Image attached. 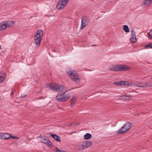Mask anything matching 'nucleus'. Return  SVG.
Wrapping results in <instances>:
<instances>
[{
    "instance_id": "f257e3e1",
    "label": "nucleus",
    "mask_w": 152,
    "mask_h": 152,
    "mask_svg": "<svg viewBox=\"0 0 152 152\" xmlns=\"http://www.w3.org/2000/svg\"><path fill=\"white\" fill-rule=\"evenodd\" d=\"M47 87L55 91L63 94L62 95L59 94L56 96V99L58 101L64 102L69 98V96L65 95V93L67 91L66 90V88L62 85L56 83H51L47 86Z\"/></svg>"
},
{
    "instance_id": "f03ea898",
    "label": "nucleus",
    "mask_w": 152,
    "mask_h": 152,
    "mask_svg": "<svg viewBox=\"0 0 152 152\" xmlns=\"http://www.w3.org/2000/svg\"><path fill=\"white\" fill-rule=\"evenodd\" d=\"M43 32L42 30H38L35 35V43L37 45L39 46L40 45L42 39Z\"/></svg>"
},
{
    "instance_id": "7ed1b4c3",
    "label": "nucleus",
    "mask_w": 152,
    "mask_h": 152,
    "mask_svg": "<svg viewBox=\"0 0 152 152\" xmlns=\"http://www.w3.org/2000/svg\"><path fill=\"white\" fill-rule=\"evenodd\" d=\"M132 127V124L129 122L126 123L121 129L117 132L118 134H122L129 131Z\"/></svg>"
},
{
    "instance_id": "20e7f679",
    "label": "nucleus",
    "mask_w": 152,
    "mask_h": 152,
    "mask_svg": "<svg viewBox=\"0 0 152 152\" xmlns=\"http://www.w3.org/2000/svg\"><path fill=\"white\" fill-rule=\"evenodd\" d=\"M13 21H5L0 23V31L5 29L6 28L10 27L13 26L15 24Z\"/></svg>"
},
{
    "instance_id": "39448f33",
    "label": "nucleus",
    "mask_w": 152,
    "mask_h": 152,
    "mask_svg": "<svg viewBox=\"0 0 152 152\" xmlns=\"http://www.w3.org/2000/svg\"><path fill=\"white\" fill-rule=\"evenodd\" d=\"M67 73L73 81L77 84L79 83L80 78L77 74L75 71L73 70L69 71L67 72Z\"/></svg>"
},
{
    "instance_id": "423d86ee",
    "label": "nucleus",
    "mask_w": 152,
    "mask_h": 152,
    "mask_svg": "<svg viewBox=\"0 0 152 152\" xmlns=\"http://www.w3.org/2000/svg\"><path fill=\"white\" fill-rule=\"evenodd\" d=\"M130 68L125 65H116L110 69V70L114 71H124L129 70Z\"/></svg>"
},
{
    "instance_id": "0eeeda50",
    "label": "nucleus",
    "mask_w": 152,
    "mask_h": 152,
    "mask_svg": "<svg viewBox=\"0 0 152 152\" xmlns=\"http://www.w3.org/2000/svg\"><path fill=\"white\" fill-rule=\"evenodd\" d=\"M69 0H60L56 5L57 9L61 10L63 9L67 4Z\"/></svg>"
},
{
    "instance_id": "6e6552de",
    "label": "nucleus",
    "mask_w": 152,
    "mask_h": 152,
    "mask_svg": "<svg viewBox=\"0 0 152 152\" xmlns=\"http://www.w3.org/2000/svg\"><path fill=\"white\" fill-rule=\"evenodd\" d=\"M89 19L86 17H84L82 18L81 20V26L80 29L81 30L83 29L86 25L89 23Z\"/></svg>"
},
{
    "instance_id": "1a4fd4ad",
    "label": "nucleus",
    "mask_w": 152,
    "mask_h": 152,
    "mask_svg": "<svg viewBox=\"0 0 152 152\" xmlns=\"http://www.w3.org/2000/svg\"><path fill=\"white\" fill-rule=\"evenodd\" d=\"M40 140L42 142L45 143L50 147H52V146L50 145L51 142L48 140V138L47 136H45L43 137H41Z\"/></svg>"
},
{
    "instance_id": "9d476101",
    "label": "nucleus",
    "mask_w": 152,
    "mask_h": 152,
    "mask_svg": "<svg viewBox=\"0 0 152 152\" xmlns=\"http://www.w3.org/2000/svg\"><path fill=\"white\" fill-rule=\"evenodd\" d=\"M135 85L136 86L141 87H150L152 86V85L150 83H145L144 82H139V83H136Z\"/></svg>"
},
{
    "instance_id": "9b49d317",
    "label": "nucleus",
    "mask_w": 152,
    "mask_h": 152,
    "mask_svg": "<svg viewBox=\"0 0 152 152\" xmlns=\"http://www.w3.org/2000/svg\"><path fill=\"white\" fill-rule=\"evenodd\" d=\"M130 40L133 42H135L137 41L136 38V33L134 30H132L131 31V37L130 38Z\"/></svg>"
},
{
    "instance_id": "f8f14e48",
    "label": "nucleus",
    "mask_w": 152,
    "mask_h": 152,
    "mask_svg": "<svg viewBox=\"0 0 152 152\" xmlns=\"http://www.w3.org/2000/svg\"><path fill=\"white\" fill-rule=\"evenodd\" d=\"M6 76L5 73L4 72L0 73V83L5 80Z\"/></svg>"
},
{
    "instance_id": "ddd939ff",
    "label": "nucleus",
    "mask_w": 152,
    "mask_h": 152,
    "mask_svg": "<svg viewBox=\"0 0 152 152\" xmlns=\"http://www.w3.org/2000/svg\"><path fill=\"white\" fill-rule=\"evenodd\" d=\"M50 135L51 137L56 141L58 142H60L61 141V138L59 136L56 135V134H50Z\"/></svg>"
},
{
    "instance_id": "4468645a",
    "label": "nucleus",
    "mask_w": 152,
    "mask_h": 152,
    "mask_svg": "<svg viewBox=\"0 0 152 152\" xmlns=\"http://www.w3.org/2000/svg\"><path fill=\"white\" fill-rule=\"evenodd\" d=\"M10 134L6 133H3L2 135V139L3 140H7L8 139L10 138Z\"/></svg>"
},
{
    "instance_id": "2eb2a0df",
    "label": "nucleus",
    "mask_w": 152,
    "mask_h": 152,
    "mask_svg": "<svg viewBox=\"0 0 152 152\" xmlns=\"http://www.w3.org/2000/svg\"><path fill=\"white\" fill-rule=\"evenodd\" d=\"M123 83V86H128V85H130L131 86H133V83L128 82V81H123V82H122Z\"/></svg>"
},
{
    "instance_id": "dca6fc26",
    "label": "nucleus",
    "mask_w": 152,
    "mask_h": 152,
    "mask_svg": "<svg viewBox=\"0 0 152 152\" xmlns=\"http://www.w3.org/2000/svg\"><path fill=\"white\" fill-rule=\"evenodd\" d=\"M92 144V142L90 141H87L84 143V145L86 148L91 146Z\"/></svg>"
},
{
    "instance_id": "f3484780",
    "label": "nucleus",
    "mask_w": 152,
    "mask_h": 152,
    "mask_svg": "<svg viewBox=\"0 0 152 152\" xmlns=\"http://www.w3.org/2000/svg\"><path fill=\"white\" fill-rule=\"evenodd\" d=\"M152 0H144L142 3L143 5H149L151 4Z\"/></svg>"
},
{
    "instance_id": "a211bd4d",
    "label": "nucleus",
    "mask_w": 152,
    "mask_h": 152,
    "mask_svg": "<svg viewBox=\"0 0 152 152\" xmlns=\"http://www.w3.org/2000/svg\"><path fill=\"white\" fill-rule=\"evenodd\" d=\"M91 135L89 133L86 134L84 136V138L86 140L89 139H91Z\"/></svg>"
},
{
    "instance_id": "6ab92c4d",
    "label": "nucleus",
    "mask_w": 152,
    "mask_h": 152,
    "mask_svg": "<svg viewBox=\"0 0 152 152\" xmlns=\"http://www.w3.org/2000/svg\"><path fill=\"white\" fill-rule=\"evenodd\" d=\"M122 82H123V81H116L114 83V84L115 85L119 86H123V83Z\"/></svg>"
},
{
    "instance_id": "aec40b11",
    "label": "nucleus",
    "mask_w": 152,
    "mask_h": 152,
    "mask_svg": "<svg viewBox=\"0 0 152 152\" xmlns=\"http://www.w3.org/2000/svg\"><path fill=\"white\" fill-rule=\"evenodd\" d=\"M123 29L126 32H128L129 31V29L127 25H125L124 26Z\"/></svg>"
},
{
    "instance_id": "412c9836",
    "label": "nucleus",
    "mask_w": 152,
    "mask_h": 152,
    "mask_svg": "<svg viewBox=\"0 0 152 152\" xmlns=\"http://www.w3.org/2000/svg\"><path fill=\"white\" fill-rule=\"evenodd\" d=\"M145 48L146 49L152 48V42L145 45Z\"/></svg>"
},
{
    "instance_id": "4be33fe9",
    "label": "nucleus",
    "mask_w": 152,
    "mask_h": 152,
    "mask_svg": "<svg viewBox=\"0 0 152 152\" xmlns=\"http://www.w3.org/2000/svg\"><path fill=\"white\" fill-rule=\"evenodd\" d=\"M76 100L75 98H73L71 100V106H73L75 104V102H76Z\"/></svg>"
},
{
    "instance_id": "5701e85b",
    "label": "nucleus",
    "mask_w": 152,
    "mask_h": 152,
    "mask_svg": "<svg viewBox=\"0 0 152 152\" xmlns=\"http://www.w3.org/2000/svg\"><path fill=\"white\" fill-rule=\"evenodd\" d=\"M86 148L85 147L84 145H82L80 146H79V149L80 150H82L83 149H86Z\"/></svg>"
},
{
    "instance_id": "b1692460",
    "label": "nucleus",
    "mask_w": 152,
    "mask_h": 152,
    "mask_svg": "<svg viewBox=\"0 0 152 152\" xmlns=\"http://www.w3.org/2000/svg\"><path fill=\"white\" fill-rule=\"evenodd\" d=\"M10 137V138H11L13 139H16V140H18L19 138L17 137H16L15 136L11 135L10 134L9 135Z\"/></svg>"
},
{
    "instance_id": "393cba45",
    "label": "nucleus",
    "mask_w": 152,
    "mask_h": 152,
    "mask_svg": "<svg viewBox=\"0 0 152 152\" xmlns=\"http://www.w3.org/2000/svg\"><path fill=\"white\" fill-rule=\"evenodd\" d=\"M148 34L150 37L152 38V29L151 30L149 33H148Z\"/></svg>"
},
{
    "instance_id": "a878e982",
    "label": "nucleus",
    "mask_w": 152,
    "mask_h": 152,
    "mask_svg": "<svg viewBox=\"0 0 152 152\" xmlns=\"http://www.w3.org/2000/svg\"><path fill=\"white\" fill-rule=\"evenodd\" d=\"M3 133H0V139H2Z\"/></svg>"
},
{
    "instance_id": "bb28decb",
    "label": "nucleus",
    "mask_w": 152,
    "mask_h": 152,
    "mask_svg": "<svg viewBox=\"0 0 152 152\" xmlns=\"http://www.w3.org/2000/svg\"><path fill=\"white\" fill-rule=\"evenodd\" d=\"M26 95H21V96H20V98H23V97H24Z\"/></svg>"
},
{
    "instance_id": "cd10ccee",
    "label": "nucleus",
    "mask_w": 152,
    "mask_h": 152,
    "mask_svg": "<svg viewBox=\"0 0 152 152\" xmlns=\"http://www.w3.org/2000/svg\"><path fill=\"white\" fill-rule=\"evenodd\" d=\"M14 94V92L13 91H12L11 93V95L12 96H13Z\"/></svg>"
},
{
    "instance_id": "c85d7f7f",
    "label": "nucleus",
    "mask_w": 152,
    "mask_h": 152,
    "mask_svg": "<svg viewBox=\"0 0 152 152\" xmlns=\"http://www.w3.org/2000/svg\"><path fill=\"white\" fill-rule=\"evenodd\" d=\"M125 100L126 101H129V98H126L125 99Z\"/></svg>"
},
{
    "instance_id": "c756f323",
    "label": "nucleus",
    "mask_w": 152,
    "mask_h": 152,
    "mask_svg": "<svg viewBox=\"0 0 152 152\" xmlns=\"http://www.w3.org/2000/svg\"><path fill=\"white\" fill-rule=\"evenodd\" d=\"M96 46V45H92V46Z\"/></svg>"
},
{
    "instance_id": "7c9ffc66",
    "label": "nucleus",
    "mask_w": 152,
    "mask_h": 152,
    "mask_svg": "<svg viewBox=\"0 0 152 152\" xmlns=\"http://www.w3.org/2000/svg\"><path fill=\"white\" fill-rule=\"evenodd\" d=\"M72 134V133H71L69 134Z\"/></svg>"
},
{
    "instance_id": "2f4dec72",
    "label": "nucleus",
    "mask_w": 152,
    "mask_h": 152,
    "mask_svg": "<svg viewBox=\"0 0 152 152\" xmlns=\"http://www.w3.org/2000/svg\"><path fill=\"white\" fill-rule=\"evenodd\" d=\"M151 79H152V77H151Z\"/></svg>"
}]
</instances>
